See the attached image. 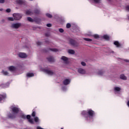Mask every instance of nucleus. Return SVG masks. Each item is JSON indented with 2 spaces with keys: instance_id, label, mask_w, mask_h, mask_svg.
<instances>
[{
  "instance_id": "nucleus-25",
  "label": "nucleus",
  "mask_w": 129,
  "mask_h": 129,
  "mask_svg": "<svg viewBox=\"0 0 129 129\" xmlns=\"http://www.w3.org/2000/svg\"><path fill=\"white\" fill-rule=\"evenodd\" d=\"M84 40L85 41H87V42H92V39H90V38H84Z\"/></svg>"
},
{
  "instance_id": "nucleus-1",
  "label": "nucleus",
  "mask_w": 129,
  "mask_h": 129,
  "mask_svg": "<svg viewBox=\"0 0 129 129\" xmlns=\"http://www.w3.org/2000/svg\"><path fill=\"white\" fill-rule=\"evenodd\" d=\"M81 114L85 117L86 120H88V118H93V116L95 115V112L93 110L89 109L87 111H83Z\"/></svg>"
},
{
  "instance_id": "nucleus-41",
  "label": "nucleus",
  "mask_w": 129,
  "mask_h": 129,
  "mask_svg": "<svg viewBox=\"0 0 129 129\" xmlns=\"http://www.w3.org/2000/svg\"><path fill=\"white\" fill-rule=\"evenodd\" d=\"M81 64L82 66H86V63L84 61L81 62Z\"/></svg>"
},
{
  "instance_id": "nucleus-48",
  "label": "nucleus",
  "mask_w": 129,
  "mask_h": 129,
  "mask_svg": "<svg viewBox=\"0 0 129 129\" xmlns=\"http://www.w3.org/2000/svg\"><path fill=\"white\" fill-rule=\"evenodd\" d=\"M46 42V43H47L48 42V41H45Z\"/></svg>"
},
{
  "instance_id": "nucleus-28",
  "label": "nucleus",
  "mask_w": 129,
  "mask_h": 129,
  "mask_svg": "<svg viewBox=\"0 0 129 129\" xmlns=\"http://www.w3.org/2000/svg\"><path fill=\"white\" fill-rule=\"evenodd\" d=\"M115 91H120V88L118 87H116L114 88Z\"/></svg>"
},
{
  "instance_id": "nucleus-7",
  "label": "nucleus",
  "mask_w": 129,
  "mask_h": 129,
  "mask_svg": "<svg viewBox=\"0 0 129 129\" xmlns=\"http://www.w3.org/2000/svg\"><path fill=\"white\" fill-rule=\"evenodd\" d=\"M21 26H22V24H21L20 23H18L13 24L11 25V27H12V28H13L14 29H19V28H20V27H21Z\"/></svg>"
},
{
  "instance_id": "nucleus-11",
  "label": "nucleus",
  "mask_w": 129,
  "mask_h": 129,
  "mask_svg": "<svg viewBox=\"0 0 129 129\" xmlns=\"http://www.w3.org/2000/svg\"><path fill=\"white\" fill-rule=\"evenodd\" d=\"M8 69L9 71H11V72H14V71H16V70H17V68L13 66H11L8 67Z\"/></svg>"
},
{
  "instance_id": "nucleus-8",
  "label": "nucleus",
  "mask_w": 129,
  "mask_h": 129,
  "mask_svg": "<svg viewBox=\"0 0 129 129\" xmlns=\"http://www.w3.org/2000/svg\"><path fill=\"white\" fill-rule=\"evenodd\" d=\"M16 3L21 6H22V5L26 6V1L25 0H17Z\"/></svg>"
},
{
  "instance_id": "nucleus-31",
  "label": "nucleus",
  "mask_w": 129,
  "mask_h": 129,
  "mask_svg": "<svg viewBox=\"0 0 129 129\" xmlns=\"http://www.w3.org/2000/svg\"><path fill=\"white\" fill-rule=\"evenodd\" d=\"M29 122H30V123H31V124H34V123H35L34 122V120H33V119H30L29 120H28Z\"/></svg>"
},
{
  "instance_id": "nucleus-20",
  "label": "nucleus",
  "mask_w": 129,
  "mask_h": 129,
  "mask_svg": "<svg viewBox=\"0 0 129 129\" xmlns=\"http://www.w3.org/2000/svg\"><path fill=\"white\" fill-rule=\"evenodd\" d=\"M103 38L104 39V40H106L107 41H109V36H108L107 35H103Z\"/></svg>"
},
{
  "instance_id": "nucleus-22",
  "label": "nucleus",
  "mask_w": 129,
  "mask_h": 129,
  "mask_svg": "<svg viewBox=\"0 0 129 129\" xmlns=\"http://www.w3.org/2000/svg\"><path fill=\"white\" fill-rule=\"evenodd\" d=\"M33 14L39 15L40 14V10L39 9H35L33 12Z\"/></svg>"
},
{
  "instance_id": "nucleus-16",
  "label": "nucleus",
  "mask_w": 129,
  "mask_h": 129,
  "mask_svg": "<svg viewBox=\"0 0 129 129\" xmlns=\"http://www.w3.org/2000/svg\"><path fill=\"white\" fill-rule=\"evenodd\" d=\"M114 45H115V46H116V47L117 48H118L119 47H120V44L119 43V42H118V41H116L114 42Z\"/></svg>"
},
{
  "instance_id": "nucleus-23",
  "label": "nucleus",
  "mask_w": 129,
  "mask_h": 129,
  "mask_svg": "<svg viewBox=\"0 0 129 129\" xmlns=\"http://www.w3.org/2000/svg\"><path fill=\"white\" fill-rule=\"evenodd\" d=\"M27 77H34V74L33 73H28L27 74Z\"/></svg>"
},
{
  "instance_id": "nucleus-21",
  "label": "nucleus",
  "mask_w": 129,
  "mask_h": 129,
  "mask_svg": "<svg viewBox=\"0 0 129 129\" xmlns=\"http://www.w3.org/2000/svg\"><path fill=\"white\" fill-rule=\"evenodd\" d=\"M26 14L28 15H34V12L30 11V10H27L26 12Z\"/></svg>"
},
{
  "instance_id": "nucleus-6",
  "label": "nucleus",
  "mask_w": 129,
  "mask_h": 129,
  "mask_svg": "<svg viewBox=\"0 0 129 129\" xmlns=\"http://www.w3.org/2000/svg\"><path fill=\"white\" fill-rule=\"evenodd\" d=\"M44 72L45 73H46V74H48V75H50V76H52V75H54L55 74V73L53 72L52 70H43Z\"/></svg>"
},
{
  "instance_id": "nucleus-18",
  "label": "nucleus",
  "mask_w": 129,
  "mask_h": 129,
  "mask_svg": "<svg viewBox=\"0 0 129 129\" xmlns=\"http://www.w3.org/2000/svg\"><path fill=\"white\" fill-rule=\"evenodd\" d=\"M7 96H6V95H0V101L4 100V99H5V98Z\"/></svg>"
},
{
  "instance_id": "nucleus-36",
  "label": "nucleus",
  "mask_w": 129,
  "mask_h": 129,
  "mask_svg": "<svg viewBox=\"0 0 129 129\" xmlns=\"http://www.w3.org/2000/svg\"><path fill=\"white\" fill-rule=\"evenodd\" d=\"M32 116H33V117H35V116H36V112L35 111L32 112Z\"/></svg>"
},
{
  "instance_id": "nucleus-27",
  "label": "nucleus",
  "mask_w": 129,
  "mask_h": 129,
  "mask_svg": "<svg viewBox=\"0 0 129 129\" xmlns=\"http://www.w3.org/2000/svg\"><path fill=\"white\" fill-rule=\"evenodd\" d=\"M104 73V72L102 71V70H100L98 73V75H103V74Z\"/></svg>"
},
{
  "instance_id": "nucleus-43",
  "label": "nucleus",
  "mask_w": 129,
  "mask_h": 129,
  "mask_svg": "<svg viewBox=\"0 0 129 129\" xmlns=\"http://www.w3.org/2000/svg\"><path fill=\"white\" fill-rule=\"evenodd\" d=\"M125 9H126V11H127L128 12H129V5H128V6H127L125 7Z\"/></svg>"
},
{
  "instance_id": "nucleus-10",
  "label": "nucleus",
  "mask_w": 129,
  "mask_h": 129,
  "mask_svg": "<svg viewBox=\"0 0 129 129\" xmlns=\"http://www.w3.org/2000/svg\"><path fill=\"white\" fill-rule=\"evenodd\" d=\"M47 59L48 61V62H50V63L55 62V59H54V57L52 56H49L47 58Z\"/></svg>"
},
{
  "instance_id": "nucleus-33",
  "label": "nucleus",
  "mask_w": 129,
  "mask_h": 129,
  "mask_svg": "<svg viewBox=\"0 0 129 129\" xmlns=\"http://www.w3.org/2000/svg\"><path fill=\"white\" fill-rule=\"evenodd\" d=\"M34 121L35 122H39V118L38 117H34Z\"/></svg>"
},
{
  "instance_id": "nucleus-37",
  "label": "nucleus",
  "mask_w": 129,
  "mask_h": 129,
  "mask_svg": "<svg viewBox=\"0 0 129 129\" xmlns=\"http://www.w3.org/2000/svg\"><path fill=\"white\" fill-rule=\"evenodd\" d=\"M26 118H27V119H28V120H29V119H31V115H27L26 116Z\"/></svg>"
},
{
  "instance_id": "nucleus-39",
  "label": "nucleus",
  "mask_w": 129,
  "mask_h": 129,
  "mask_svg": "<svg viewBox=\"0 0 129 129\" xmlns=\"http://www.w3.org/2000/svg\"><path fill=\"white\" fill-rule=\"evenodd\" d=\"M8 20H9V21H14V18H12V17H9V18H8Z\"/></svg>"
},
{
  "instance_id": "nucleus-47",
  "label": "nucleus",
  "mask_w": 129,
  "mask_h": 129,
  "mask_svg": "<svg viewBox=\"0 0 129 129\" xmlns=\"http://www.w3.org/2000/svg\"><path fill=\"white\" fill-rule=\"evenodd\" d=\"M125 62H128V61L126 59L125 60Z\"/></svg>"
},
{
  "instance_id": "nucleus-26",
  "label": "nucleus",
  "mask_w": 129,
  "mask_h": 129,
  "mask_svg": "<svg viewBox=\"0 0 129 129\" xmlns=\"http://www.w3.org/2000/svg\"><path fill=\"white\" fill-rule=\"evenodd\" d=\"M46 17H47V18H49L50 19L53 18V16H52V15H51V14H50L49 13H47L46 14Z\"/></svg>"
},
{
  "instance_id": "nucleus-46",
  "label": "nucleus",
  "mask_w": 129,
  "mask_h": 129,
  "mask_svg": "<svg viewBox=\"0 0 129 129\" xmlns=\"http://www.w3.org/2000/svg\"><path fill=\"white\" fill-rule=\"evenodd\" d=\"M45 36H46V37H48L49 34L48 33H45Z\"/></svg>"
},
{
  "instance_id": "nucleus-2",
  "label": "nucleus",
  "mask_w": 129,
  "mask_h": 129,
  "mask_svg": "<svg viewBox=\"0 0 129 129\" xmlns=\"http://www.w3.org/2000/svg\"><path fill=\"white\" fill-rule=\"evenodd\" d=\"M11 109L13 114H10L8 117L9 118H16L17 115L20 112V108L17 106H13L11 107Z\"/></svg>"
},
{
  "instance_id": "nucleus-9",
  "label": "nucleus",
  "mask_w": 129,
  "mask_h": 129,
  "mask_svg": "<svg viewBox=\"0 0 129 129\" xmlns=\"http://www.w3.org/2000/svg\"><path fill=\"white\" fill-rule=\"evenodd\" d=\"M61 60H62V61H63L64 63L65 64H68L69 63V61H68V57H67L64 56H62L61 57Z\"/></svg>"
},
{
  "instance_id": "nucleus-35",
  "label": "nucleus",
  "mask_w": 129,
  "mask_h": 129,
  "mask_svg": "<svg viewBox=\"0 0 129 129\" xmlns=\"http://www.w3.org/2000/svg\"><path fill=\"white\" fill-rule=\"evenodd\" d=\"M95 4H99L100 3V0H93Z\"/></svg>"
},
{
  "instance_id": "nucleus-24",
  "label": "nucleus",
  "mask_w": 129,
  "mask_h": 129,
  "mask_svg": "<svg viewBox=\"0 0 129 129\" xmlns=\"http://www.w3.org/2000/svg\"><path fill=\"white\" fill-rule=\"evenodd\" d=\"M27 20L31 23H33L34 22V20L31 17H27Z\"/></svg>"
},
{
  "instance_id": "nucleus-19",
  "label": "nucleus",
  "mask_w": 129,
  "mask_h": 129,
  "mask_svg": "<svg viewBox=\"0 0 129 129\" xmlns=\"http://www.w3.org/2000/svg\"><path fill=\"white\" fill-rule=\"evenodd\" d=\"M68 53L69 54H72V55H74V54H75V51H74V50L73 49H69L68 50Z\"/></svg>"
},
{
  "instance_id": "nucleus-45",
  "label": "nucleus",
  "mask_w": 129,
  "mask_h": 129,
  "mask_svg": "<svg viewBox=\"0 0 129 129\" xmlns=\"http://www.w3.org/2000/svg\"><path fill=\"white\" fill-rule=\"evenodd\" d=\"M5 3V0H0V4Z\"/></svg>"
},
{
  "instance_id": "nucleus-13",
  "label": "nucleus",
  "mask_w": 129,
  "mask_h": 129,
  "mask_svg": "<svg viewBox=\"0 0 129 129\" xmlns=\"http://www.w3.org/2000/svg\"><path fill=\"white\" fill-rule=\"evenodd\" d=\"M78 72H79V73H80V74H85V71L84 70V69H82V68H80L78 70Z\"/></svg>"
},
{
  "instance_id": "nucleus-44",
  "label": "nucleus",
  "mask_w": 129,
  "mask_h": 129,
  "mask_svg": "<svg viewBox=\"0 0 129 129\" xmlns=\"http://www.w3.org/2000/svg\"><path fill=\"white\" fill-rule=\"evenodd\" d=\"M6 12L7 13H11V9H7L6 10Z\"/></svg>"
},
{
  "instance_id": "nucleus-29",
  "label": "nucleus",
  "mask_w": 129,
  "mask_h": 129,
  "mask_svg": "<svg viewBox=\"0 0 129 129\" xmlns=\"http://www.w3.org/2000/svg\"><path fill=\"white\" fill-rule=\"evenodd\" d=\"M93 37L94 38V39H98V38H99V35L98 34H94L93 35Z\"/></svg>"
},
{
  "instance_id": "nucleus-30",
  "label": "nucleus",
  "mask_w": 129,
  "mask_h": 129,
  "mask_svg": "<svg viewBox=\"0 0 129 129\" xmlns=\"http://www.w3.org/2000/svg\"><path fill=\"white\" fill-rule=\"evenodd\" d=\"M2 73L4 74V75H9V73L4 70L2 71Z\"/></svg>"
},
{
  "instance_id": "nucleus-38",
  "label": "nucleus",
  "mask_w": 129,
  "mask_h": 129,
  "mask_svg": "<svg viewBox=\"0 0 129 129\" xmlns=\"http://www.w3.org/2000/svg\"><path fill=\"white\" fill-rule=\"evenodd\" d=\"M36 44L38 46H41V45H42V42L38 41L36 43Z\"/></svg>"
},
{
  "instance_id": "nucleus-17",
  "label": "nucleus",
  "mask_w": 129,
  "mask_h": 129,
  "mask_svg": "<svg viewBox=\"0 0 129 129\" xmlns=\"http://www.w3.org/2000/svg\"><path fill=\"white\" fill-rule=\"evenodd\" d=\"M120 79H122L123 80H126V79H127L126 77L123 74H122L120 76Z\"/></svg>"
},
{
  "instance_id": "nucleus-14",
  "label": "nucleus",
  "mask_w": 129,
  "mask_h": 129,
  "mask_svg": "<svg viewBox=\"0 0 129 129\" xmlns=\"http://www.w3.org/2000/svg\"><path fill=\"white\" fill-rule=\"evenodd\" d=\"M63 84L64 85H68L69 84H70V80L67 79L63 81Z\"/></svg>"
},
{
  "instance_id": "nucleus-40",
  "label": "nucleus",
  "mask_w": 129,
  "mask_h": 129,
  "mask_svg": "<svg viewBox=\"0 0 129 129\" xmlns=\"http://www.w3.org/2000/svg\"><path fill=\"white\" fill-rule=\"evenodd\" d=\"M59 32H60V33H63V32H64V30L62 28H60L59 29Z\"/></svg>"
},
{
  "instance_id": "nucleus-5",
  "label": "nucleus",
  "mask_w": 129,
  "mask_h": 129,
  "mask_svg": "<svg viewBox=\"0 0 129 129\" xmlns=\"http://www.w3.org/2000/svg\"><path fill=\"white\" fill-rule=\"evenodd\" d=\"M50 51H51L52 52H58V50L56 48H47L43 50V51H44L45 53H48V52H50Z\"/></svg>"
},
{
  "instance_id": "nucleus-34",
  "label": "nucleus",
  "mask_w": 129,
  "mask_h": 129,
  "mask_svg": "<svg viewBox=\"0 0 129 129\" xmlns=\"http://www.w3.org/2000/svg\"><path fill=\"white\" fill-rule=\"evenodd\" d=\"M21 118H23V119H26V118H27V116H26V115L25 114H22L21 115Z\"/></svg>"
},
{
  "instance_id": "nucleus-42",
  "label": "nucleus",
  "mask_w": 129,
  "mask_h": 129,
  "mask_svg": "<svg viewBox=\"0 0 129 129\" xmlns=\"http://www.w3.org/2000/svg\"><path fill=\"white\" fill-rule=\"evenodd\" d=\"M46 26L48 27V28H51V27H52V24L49 23V24H47L46 25Z\"/></svg>"
},
{
  "instance_id": "nucleus-12",
  "label": "nucleus",
  "mask_w": 129,
  "mask_h": 129,
  "mask_svg": "<svg viewBox=\"0 0 129 129\" xmlns=\"http://www.w3.org/2000/svg\"><path fill=\"white\" fill-rule=\"evenodd\" d=\"M18 56L20 58H26L27 54H26V53H25L20 52L19 53Z\"/></svg>"
},
{
  "instance_id": "nucleus-3",
  "label": "nucleus",
  "mask_w": 129,
  "mask_h": 129,
  "mask_svg": "<svg viewBox=\"0 0 129 129\" xmlns=\"http://www.w3.org/2000/svg\"><path fill=\"white\" fill-rule=\"evenodd\" d=\"M69 43L70 45L73 46L74 47H78L79 45L77 41H76L75 40L71 38L69 39Z\"/></svg>"
},
{
  "instance_id": "nucleus-32",
  "label": "nucleus",
  "mask_w": 129,
  "mask_h": 129,
  "mask_svg": "<svg viewBox=\"0 0 129 129\" xmlns=\"http://www.w3.org/2000/svg\"><path fill=\"white\" fill-rule=\"evenodd\" d=\"M66 28L67 29H70V28H71V24L70 23H68L66 25Z\"/></svg>"
},
{
  "instance_id": "nucleus-15",
  "label": "nucleus",
  "mask_w": 129,
  "mask_h": 129,
  "mask_svg": "<svg viewBox=\"0 0 129 129\" xmlns=\"http://www.w3.org/2000/svg\"><path fill=\"white\" fill-rule=\"evenodd\" d=\"M10 86V82H7L5 84H2L1 85L2 87H8V86Z\"/></svg>"
},
{
  "instance_id": "nucleus-49",
  "label": "nucleus",
  "mask_w": 129,
  "mask_h": 129,
  "mask_svg": "<svg viewBox=\"0 0 129 129\" xmlns=\"http://www.w3.org/2000/svg\"><path fill=\"white\" fill-rule=\"evenodd\" d=\"M29 1H33V0H29Z\"/></svg>"
},
{
  "instance_id": "nucleus-4",
  "label": "nucleus",
  "mask_w": 129,
  "mask_h": 129,
  "mask_svg": "<svg viewBox=\"0 0 129 129\" xmlns=\"http://www.w3.org/2000/svg\"><path fill=\"white\" fill-rule=\"evenodd\" d=\"M13 17L14 18V20L18 21V20H21L22 19V15L19 13H14L13 14Z\"/></svg>"
}]
</instances>
